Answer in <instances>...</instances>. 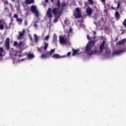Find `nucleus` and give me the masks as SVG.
<instances>
[{
	"instance_id": "nucleus-1",
	"label": "nucleus",
	"mask_w": 126,
	"mask_h": 126,
	"mask_svg": "<svg viewBox=\"0 0 126 126\" xmlns=\"http://www.w3.org/2000/svg\"><path fill=\"white\" fill-rule=\"evenodd\" d=\"M57 7H54L52 9L51 8H48L46 12V17L48 18H52L53 15L55 16L54 20H53L54 23H57L59 21V19L61 17L62 13H63V9L60 11L61 8V1L58 0L57 2Z\"/></svg>"
},
{
	"instance_id": "nucleus-2",
	"label": "nucleus",
	"mask_w": 126,
	"mask_h": 126,
	"mask_svg": "<svg viewBox=\"0 0 126 126\" xmlns=\"http://www.w3.org/2000/svg\"><path fill=\"white\" fill-rule=\"evenodd\" d=\"M104 44L105 41H103V42L100 44L99 47V51H98L97 49H94L91 51V46L89 45V44H87L85 47L86 53L88 54V56H92V55H94V54H97V53H98V54H101V53L103 52V50H104Z\"/></svg>"
},
{
	"instance_id": "nucleus-3",
	"label": "nucleus",
	"mask_w": 126,
	"mask_h": 126,
	"mask_svg": "<svg viewBox=\"0 0 126 126\" xmlns=\"http://www.w3.org/2000/svg\"><path fill=\"white\" fill-rule=\"evenodd\" d=\"M56 49H51L50 51H47L46 53H42L41 56H40L41 59H49V58H51L52 57V55L54 54Z\"/></svg>"
},
{
	"instance_id": "nucleus-4",
	"label": "nucleus",
	"mask_w": 126,
	"mask_h": 126,
	"mask_svg": "<svg viewBox=\"0 0 126 126\" xmlns=\"http://www.w3.org/2000/svg\"><path fill=\"white\" fill-rule=\"evenodd\" d=\"M31 10L32 13L35 14L37 18L39 17V12L38 10H37V7L35 5H32L31 6Z\"/></svg>"
},
{
	"instance_id": "nucleus-5",
	"label": "nucleus",
	"mask_w": 126,
	"mask_h": 126,
	"mask_svg": "<svg viewBox=\"0 0 126 126\" xmlns=\"http://www.w3.org/2000/svg\"><path fill=\"white\" fill-rule=\"evenodd\" d=\"M19 34L17 36V39L18 40H21V39H23V37L25 34V30L23 29L22 32H19Z\"/></svg>"
},
{
	"instance_id": "nucleus-6",
	"label": "nucleus",
	"mask_w": 126,
	"mask_h": 126,
	"mask_svg": "<svg viewBox=\"0 0 126 126\" xmlns=\"http://www.w3.org/2000/svg\"><path fill=\"white\" fill-rule=\"evenodd\" d=\"M9 42H10V38L7 37L6 38L5 41V47L6 50H9L10 49V47L9 46Z\"/></svg>"
},
{
	"instance_id": "nucleus-7",
	"label": "nucleus",
	"mask_w": 126,
	"mask_h": 126,
	"mask_svg": "<svg viewBox=\"0 0 126 126\" xmlns=\"http://www.w3.org/2000/svg\"><path fill=\"white\" fill-rule=\"evenodd\" d=\"M25 43H24V42L20 41L17 46V48L19 49H20L21 50H24L25 49Z\"/></svg>"
},
{
	"instance_id": "nucleus-8",
	"label": "nucleus",
	"mask_w": 126,
	"mask_h": 126,
	"mask_svg": "<svg viewBox=\"0 0 126 126\" xmlns=\"http://www.w3.org/2000/svg\"><path fill=\"white\" fill-rule=\"evenodd\" d=\"M86 12L87 14V15L91 16V14H92V9L90 7H88L86 9Z\"/></svg>"
},
{
	"instance_id": "nucleus-9",
	"label": "nucleus",
	"mask_w": 126,
	"mask_h": 126,
	"mask_svg": "<svg viewBox=\"0 0 126 126\" xmlns=\"http://www.w3.org/2000/svg\"><path fill=\"white\" fill-rule=\"evenodd\" d=\"M25 55L27 56V58H29L30 60H32V59H34V55L31 53H28L27 52H25Z\"/></svg>"
},
{
	"instance_id": "nucleus-10",
	"label": "nucleus",
	"mask_w": 126,
	"mask_h": 126,
	"mask_svg": "<svg viewBox=\"0 0 126 126\" xmlns=\"http://www.w3.org/2000/svg\"><path fill=\"white\" fill-rule=\"evenodd\" d=\"M59 40L61 44H65L66 42V39L64 38V36H60Z\"/></svg>"
},
{
	"instance_id": "nucleus-11",
	"label": "nucleus",
	"mask_w": 126,
	"mask_h": 126,
	"mask_svg": "<svg viewBox=\"0 0 126 126\" xmlns=\"http://www.w3.org/2000/svg\"><path fill=\"white\" fill-rule=\"evenodd\" d=\"M120 16H121V15H120V13H119V12L118 11H115V18H116L117 21H118L120 19Z\"/></svg>"
},
{
	"instance_id": "nucleus-12",
	"label": "nucleus",
	"mask_w": 126,
	"mask_h": 126,
	"mask_svg": "<svg viewBox=\"0 0 126 126\" xmlns=\"http://www.w3.org/2000/svg\"><path fill=\"white\" fill-rule=\"evenodd\" d=\"M79 51V49H74V48H72V52H73V53L72 54V56H73V57H74V56H75V55H76V54H77V53H78Z\"/></svg>"
},
{
	"instance_id": "nucleus-13",
	"label": "nucleus",
	"mask_w": 126,
	"mask_h": 126,
	"mask_svg": "<svg viewBox=\"0 0 126 126\" xmlns=\"http://www.w3.org/2000/svg\"><path fill=\"white\" fill-rule=\"evenodd\" d=\"M125 42H126V39H122L121 40L118 41L116 43V45L117 46H120V45H123Z\"/></svg>"
},
{
	"instance_id": "nucleus-14",
	"label": "nucleus",
	"mask_w": 126,
	"mask_h": 126,
	"mask_svg": "<svg viewBox=\"0 0 126 126\" xmlns=\"http://www.w3.org/2000/svg\"><path fill=\"white\" fill-rule=\"evenodd\" d=\"M74 16L76 18H82V15L80 13H75Z\"/></svg>"
},
{
	"instance_id": "nucleus-15",
	"label": "nucleus",
	"mask_w": 126,
	"mask_h": 126,
	"mask_svg": "<svg viewBox=\"0 0 126 126\" xmlns=\"http://www.w3.org/2000/svg\"><path fill=\"white\" fill-rule=\"evenodd\" d=\"M33 36H34V40L35 43H37L38 41H39V39H40L39 38V36H38V35L36 34H34Z\"/></svg>"
},
{
	"instance_id": "nucleus-16",
	"label": "nucleus",
	"mask_w": 126,
	"mask_h": 126,
	"mask_svg": "<svg viewBox=\"0 0 126 126\" xmlns=\"http://www.w3.org/2000/svg\"><path fill=\"white\" fill-rule=\"evenodd\" d=\"M98 24L96 22H94V24L96 25V29H100V27H101V24L99 23V22H98Z\"/></svg>"
},
{
	"instance_id": "nucleus-17",
	"label": "nucleus",
	"mask_w": 126,
	"mask_h": 126,
	"mask_svg": "<svg viewBox=\"0 0 126 126\" xmlns=\"http://www.w3.org/2000/svg\"><path fill=\"white\" fill-rule=\"evenodd\" d=\"M58 40V36L56 35V33L54 34L52 42L54 43Z\"/></svg>"
},
{
	"instance_id": "nucleus-18",
	"label": "nucleus",
	"mask_w": 126,
	"mask_h": 126,
	"mask_svg": "<svg viewBox=\"0 0 126 126\" xmlns=\"http://www.w3.org/2000/svg\"><path fill=\"white\" fill-rule=\"evenodd\" d=\"M53 58L54 59H61V55L59 54H55L53 55Z\"/></svg>"
},
{
	"instance_id": "nucleus-19",
	"label": "nucleus",
	"mask_w": 126,
	"mask_h": 126,
	"mask_svg": "<svg viewBox=\"0 0 126 126\" xmlns=\"http://www.w3.org/2000/svg\"><path fill=\"white\" fill-rule=\"evenodd\" d=\"M48 47H49V43H46L43 47V49L44 50V52H46V51H47V49H48Z\"/></svg>"
},
{
	"instance_id": "nucleus-20",
	"label": "nucleus",
	"mask_w": 126,
	"mask_h": 126,
	"mask_svg": "<svg viewBox=\"0 0 126 126\" xmlns=\"http://www.w3.org/2000/svg\"><path fill=\"white\" fill-rule=\"evenodd\" d=\"M89 45L91 47H94V45H95V41L94 40H91L90 42Z\"/></svg>"
},
{
	"instance_id": "nucleus-21",
	"label": "nucleus",
	"mask_w": 126,
	"mask_h": 126,
	"mask_svg": "<svg viewBox=\"0 0 126 126\" xmlns=\"http://www.w3.org/2000/svg\"><path fill=\"white\" fill-rule=\"evenodd\" d=\"M26 3L28 4H31L32 3H34V0H26Z\"/></svg>"
},
{
	"instance_id": "nucleus-22",
	"label": "nucleus",
	"mask_w": 126,
	"mask_h": 126,
	"mask_svg": "<svg viewBox=\"0 0 126 126\" xmlns=\"http://www.w3.org/2000/svg\"><path fill=\"white\" fill-rule=\"evenodd\" d=\"M3 29H4V26H3V25L1 24V21L0 20V30H3Z\"/></svg>"
},
{
	"instance_id": "nucleus-23",
	"label": "nucleus",
	"mask_w": 126,
	"mask_h": 126,
	"mask_svg": "<svg viewBox=\"0 0 126 126\" xmlns=\"http://www.w3.org/2000/svg\"><path fill=\"white\" fill-rule=\"evenodd\" d=\"M14 1H15V2H16V3L17 6H18V7H19L20 6V3H19V0H15Z\"/></svg>"
},
{
	"instance_id": "nucleus-24",
	"label": "nucleus",
	"mask_w": 126,
	"mask_h": 126,
	"mask_svg": "<svg viewBox=\"0 0 126 126\" xmlns=\"http://www.w3.org/2000/svg\"><path fill=\"white\" fill-rule=\"evenodd\" d=\"M65 5H66V4H65L64 1L61 3V6H62V7H64Z\"/></svg>"
},
{
	"instance_id": "nucleus-25",
	"label": "nucleus",
	"mask_w": 126,
	"mask_h": 126,
	"mask_svg": "<svg viewBox=\"0 0 126 126\" xmlns=\"http://www.w3.org/2000/svg\"><path fill=\"white\" fill-rule=\"evenodd\" d=\"M120 6H121V2L120 1L117 2V7L116 9L118 10L120 8Z\"/></svg>"
},
{
	"instance_id": "nucleus-26",
	"label": "nucleus",
	"mask_w": 126,
	"mask_h": 126,
	"mask_svg": "<svg viewBox=\"0 0 126 126\" xmlns=\"http://www.w3.org/2000/svg\"><path fill=\"white\" fill-rule=\"evenodd\" d=\"M75 11L76 13H80L81 10L80 9H79V8L76 7L75 8Z\"/></svg>"
},
{
	"instance_id": "nucleus-27",
	"label": "nucleus",
	"mask_w": 126,
	"mask_h": 126,
	"mask_svg": "<svg viewBox=\"0 0 126 126\" xmlns=\"http://www.w3.org/2000/svg\"><path fill=\"white\" fill-rule=\"evenodd\" d=\"M49 38H50V36L47 35L45 36L44 38H43V39L46 40V41H48L49 40Z\"/></svg>"
},
{
	"instance_id": "nucleus-28",
	"label": "nucleus",
	"mask_w": 126,
	"mask_h": 126,
	"mask_svg": "<svg viewBox=\"0 0 126 126\" xmlns=\"http://www.w3.org/2000/svg\"><path fill=\"white\" fill-rule=\"evenodd\" d=\"M89 4H93L94 3V2L93 1V0H88Z\"/></svg>"
},
{
	"instance_id": "nucleus-29",
	"label": "nucleus",
	"mask_w": 126,
	"mask_h": 126,
	"mask_svg": "<svg viewBox=\"0 0 126 126\" xmlns=\"http://www.w3.org/2000/svg\"><path fill=\"white\" fill-rule=\"evenodd\" d=\"M14 46L15 47H17V46H18V42H17V41H14Z\"/></svg>"
},
{
	"instance_id": "nucleus-30",
	"label": "nucleus",
	"mask_w": 126,
	"mask_h": 126,
	"mask_svg": "<svg viewBox=\"0 0 126 126\" xmlns=\"http://www.w3.org/2000/svg\"><path fill=\"white\" fill-rule=\"evenodd\" d=\"M123 53V51L122 50H119L116 54H117V55H120V54H122Z\"/></svg>"
},
{
	"instance_id": "nucleus-31",
	"label": "nucleus",
	"mask_w": 126,
	"mask_h": 126,
	"mask_svg": "<svg viewBox=\"0 0 126 126\" xmlns=\"http://www.w3.org/2000/svg\"><path fill=\"white\" fill-rule=\"evenodd\" d=\"M17 21H18V22H22L23 20H22V19L17 18Z\"/></svg>"
},
{
	"instance_id": "nucleus-32",
	"label": "nucleus",
	"mask_w": 126,
	"mask_h": 126,
	"mask_svg": "<svg viewBox=\"0 0 126 126\" xmlns=\"http://www.w3.org/2000/svg\"><path fill=\"white\" fill-rule=\"evenodd\" d=\"M123 25L126 28V19H125L123 22Z\"/></svg>"
},
{
	"instance_id": "nucleus-33",
	"label": "nucleus",
	"mask_w": 126,
	"mask_h": 126,
	"mask_svg": "<svg viewBox=\"0 0 126 126\" xmlns=\"http://www.w3.org/2000/svg\"><path fill=\"white\" fill-rule=\"evenodd\" d=\"M4 4H6V5H8V1H7V0H5L4 1Z\"/></svg>"
},
{
	"instance_id": "nucleus-34",
	"label": "nucleus",
	"mask_w": 126,
	"mask_h": 126,
	"mask_svg": "<svg viewBox=\"0 0 126 126\" xmlns=\"http://www.w3.org/2000/svg\"><path fill=\"white\" fill-rule=\"evenodd\" d=\"M9 5L10 7L11 10H13V7H12V4L11 3H9Z\"/></svg>"
},
{
	"instance_id": "nucleus-35",
	"label": "nucleus",
	"mask_w": 126,
	"mask_h": 126,
	"mask_svg": "<svg viewBox=\"0 0 126 126\" xmlns=\"http://www.w3.org/2000/svg\"><path fill=\"white\" fill-rule=\"evenodd\" d=\"M13 18H17H17H18V15H17L16 14H15L13 16Z\"/></svg>"
},
{
	"instance_id": "nucleus-36",
	"label": "nucleus",
	"mask_w": 126,
	"mask_h": 126,
	"mask_svg": "<svg viewBox=\"0 0 126 126\" xmlns=\"http://www.w3.org/2000/svg\"><path fill=\"white\" fill-rule=\"evenodd\" d=\"M3 48H2V47H0V53H2V52H3Z\"/></svg>"
},
{
	"instance_id": "nucleus-37",
	"label": "nucleus",
	"mask_w": 126,
	"mask_h": 126,
	"mask_svg": "<svg viewBox=\"0 0 126 126\" xmlns=\"http://www.w3.org/2000/svg\"><path fill=\"white\" fill-rule=\"evenodd\" d=\"M37 25V22H35L33 24V26H35V27H38Z\"/></svg>"
},
{
	"instance_id": "nucleus-38",
	"label": "nucleus",
	"mask_w": 126,
	"mask_h": 126,
	"mask_svg": "<svg viewBox=\"0 0 126 126\" xmlns=\"http://www.w3.org/2000/svg\"><path fill=\"white\" fill-rule=\"evenodd\" d=\"M120 31H122L121 34H124V33L125 32H126V31H125V30H123V29H121V30H120Z\"/></svg>"
},
{
	"instance_id": "nucleus-39",
	"label": "nucleus",
	"mask_w": 126,
	"mask_h": 126,
	"mask_svg": "<svg viewBox=\"0 0 126 126\" xmlns=\"http://www.w3.org/2000/svg\"><path fill=\"white\" fill-rule=\"evenodd\" d=\"M111 9H113V10H117V8H115L114 7H111Z\"/></svg>"
},
{
	"instance_id": "nucleus-40",
	"label": "nucleus",
	"mask_w": 126,
	"mask_h": 126,
	"mask_svg": "<svg viewBox=\"0 0 126 126\" xmlns=\"http://www.w3.org/2000/svg\"><path fill=\"white\" fill-rule=\"evenodd\" d=\"M87 38L88 39V40H91V37H90V35H87Z\"/></svg>"
},
{
	"instance_id": "nucleus-41",
	"label": "nucleus",
	"mask_w": 126,
	"mask_h": 126,
	"mask_svg": "<svg viewBox=\"0 0 126 126\" xmlns=\"http://www.w3.org/2000/svg\"><path fill=\"white\" fill-rule=\"evenodd\" d=\"M24 25H25L26 26H27V20L26 19L25 20Z\"/></svg>"
},
{
	"instance_id": "nucleus-42",
	"label": "nucleus",
	"mask_w": 126,
	"mask_h": 126,
	"mask_svg": "<svg viewBox=\"0 0 126 126\" xmlns=\"http://www.w3.org/2000/svg\"><path fill=\"white\" fill-rule=\"evenodd\" d=\"M71 54V53L70 52H68L67 54V57H70Z\"/></svg>"
},
{
	"instance_id": "nucleus-43",
	"label": "nucleus",
	"mask_w": 126,
	"mask_h": 126,
	"mask_svg": "<svg viewBox=\"0 0 126 126\" xmlns=\"http://www.w3.org/2000/svg\"><path fill=\"white\" fill-rule=\"evenodd\" d=\"M24 56H26L25 54H24V53L23 54V55H19V58L21 57H24Z\"/></svg>"
},
{
	"instance_id": "nucleus-44",
	"label": "nucleus",
	"mask_w": 126,
	"mask_h": 126,
	"mask_svg": "<svg viewBox=\"0 0 126 126\" xmlns=\"http://www.w3.org/2000/svg\"><path fill=\"white\" fill-rule=\"evenodd\" d=\"M30 39L31 41H33V38L31 36V35H30Z\"/></svg>"
},
{
	"instance_id": "nucleus-45",
	"label": "nucleus",
	"mask_w": 126,
	"mask_h": 126,
	"mask_svg": "<svg viewBox=\"0 0 126 126\" xmlns=\"http://www.w3.org/2000/svg\"><path fill=\"white\" fill-rule=\"evenodd\" d=\"M10 16H11V22H12V21H13V18H12V17H11V14H10Z\"/></svg>"
},
{
	"instance_id": "nucleus-46",
	"label": "nucleus",
	"mask_w": 126,
	"mask_h": 126,
	"mask_svg": "<svg viewBox=\"0 0 126 126\" xmlns=\"http://www.w3.org/2000/svg\"><path fill=\"white\" fill-rule=\"evenodd\" d=\"M99 22H100V23H101V22H104V19L102 18L101 20H100Z\"/></svg>"
},
{
	"instance_id": "nucleus-47",
	"label": "nucleus",
	"mask_w": 126,
	"mask_h": 126,
	"mask_svg": "<svg viewBox=\"0 0 126 126\" xmlns=\"http://www.w3.org/2000/svg\"><path fill=\"white\" fill-rule=\"evenodd\" d=\"M100 1H101V2L104 3V2H105V1H106V0H100Z\"/></svg>"
},
{
	"instance_id": "nucleus-48",
	"label": "nucleus",
	"mask_w": 126,
	"mask_h": 126,
	"mask_svg": "<svg viewBox=\"0 0 126 126\" xmlns=\"http://www.w3.org/2000/svg\"><path fill=\"white\" fill-rule=\"evenodd\" d=\"M106 53H107V54H109V53H111V50H108V51H106Z\"/></svg>"
},
{
	"instance_id": "nucleus-49",
	"label": "nucleus",
	"mask_w": 126,
	"mask_h": 126,
	"mask_svg": "<svg viewBox=\"0 0 126 126\" xmlns=\"http://www.w3.org/2000/svg\"><path fill=\"white\" fill-rule=\"evenodd\" d=\"M46 2H49V0H44Z\"/></svg>"
},
{
	"instance_id": "nucleus-50",
	"label": "nucleus",
	"mask_w": 126,
	"mask_h": 126,
	"mask_svg": "<svg viewBox=\"0 0 126 126\" xmlns=\"http://www.w3.org/2000/svg\"><path fill=\"white\" fill-rule=\"evenodd\" d=\"M69 31H70V32H72V29H71V28H70L69 29Z\"/></svg>"
},
{
	"instance_id": "nucleus-51",
	"label": "nucleus",
	"mask_w": 126,
	"mask_h": 126,
	"mask_svg": "<svg viewBox=\"0 0 126 126\" xmlns=\"http://www.w3.org/2000/svg\"><path fill=\"white\" fill-rule=\"evenodd\" d=\"M0 57H2V53H0Z\"/></svg>"
},
{
	"instance_id": "nucleus-52",
	"label": "nucleus",
	"mask_w": 126,
	"mask_h": 126,
	"mask_svg": "<svg viewBox=\"0 0 126 126\" xmlns=\"http://www.w3.org/2000/svg\"><path fill=\"white\" fill-rule=\"evenodd\" d=\"M64 24H66V21L65 20V21H64Z\"/></svg>"
},
{
	"instance_id": "nucleus-53",
	"label": "nucleus",
	"mask_w": 126,
	"mask_h": 126,
	"mask_svg": "<svg viewBox=\"0 0 126 126\" xmlns=\"http://www.w3.org/2000/svg\"><path fill=\"white\" fill-rule=\"evenodd\" d=\"M51 2H54V0H50Z\"/></svg>"
},
{
	"instance_id": "nucleus-54",
	"label": "nucleus",
	"mask_w": 126,
	"mask_h": 126,
	"mask_svg": "<svg viewBox=\"0 0 126 126\" xmlns=\"http://www.w3.org/2000/svg\"><path fill=\"white\" fill-rule=\"evenodd\" d=\"M11 1L13 2L15 1V0H11Z\"/></svg>"
},
{
	"instance_id": "nucleus-55",
	"label": "nucleus",
	"mask_w": 126,
	"mask_h": 126,
	"mask_svg": "<svg viewBox=\"0 0 126 126\" xmlns=\"http://www.w3.org/2000/svg\"><path fill=\"white\" fill-rule=\"evenodd\" d=\"M6 9H7V7H6V8H5V10H6Z\"/></svg>"
},
{
	"instance_id": "nucleus-56",
	"label": "nucleus",
	"mask_w": 126,
	"mask_h": 126,
	"mask_svg": "<svg viewBox=\"0 0 126 126\" xmlns=\"http://www.w3.org/2000/svg\"><path fill=\"white\" fill-rule=\"evenodd\" d=\"M78 54H79V55H80V53H78Z\"/></svg>"
}]
</instances>
